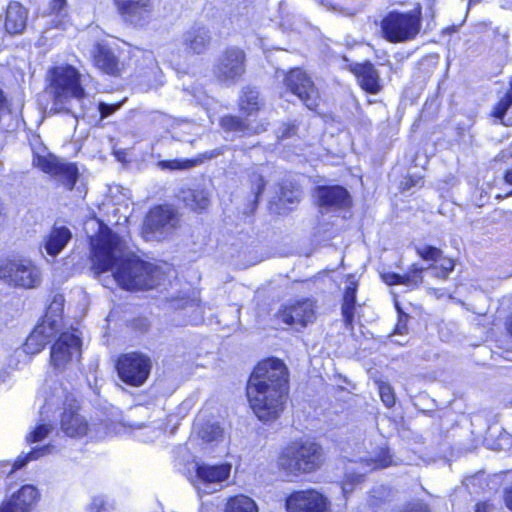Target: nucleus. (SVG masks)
Wrapping results in <instances>:
<instances>
[{
	"mask_svg": "<svg viewBox=\"0 0 512 512\" xmlns=\"http://www.w3.org/2000/svg\"><path fill=\"white\" fill-rule=\"evenodd\" d=\"M122 18L135 26L147 23L152 14L151 0H114Z\"/></svg>",
	"mask_w": 512,
	"mask_h": 512,
	"instance_id": "nucleus-16",
	"label": "nucleus"
},
{
	"mask_svg": "<svg viewBox=\"0 0 512 512\" xmlns=\"http://www.w3.org/2000/svg\"><path fill=\"white\" fill-rule=\"evenodd\" d=\"M231 465L220 464V465H197L196 476L197 483L195 487L197 490L203 493H212L216 486L227 480L230 475Z\"/></svg>",
	"mask_w": 512,
	"mask_h": 512,
	"instance_id": "nucleus-15",
	"label": "nucleus"
},
{
	"mask_svg": "<svg viewBox=\"0 0 512 512\" xmlns=\"http://www.w3.org/2000/svg\"><path fill=\"white\" fill-rule=\"evenodd\" d=\"M0 512H23V510L6 501L0 506Z\"/></svg>",
	"mask_w": 512,
	"mask_h": 512,
	"instance_id": "nucleus-52",
	"label": "nucleus"
},
{
	"mask_svg": "<svg viewBox=\"0 0 512 512\" xmlns=\"http://www.w3.org/2000/svg\"><path fill=\"white\" fill-rule=\"evenodd\" d=\"M288 394V369L279 359L264 360L255 367L247 384L251 408L261 421L277 419Z\"/></svg>",
	"mask_w": 512,
	"mask_h": 512,
	"instance_id": "nucleus-2",
	"label": "nucleus"
},
{
	"mask_svg": "<svg viewBox=\"0 0 512 512\" xmlns=\"http://www.w3.org/2000/svg\"><path fill=\"white\" fill-rule=\"evenodd\" d=\"M421 184H422V178L421 177L409 176V177L405 178L402 181L401 187H402L403 190H409L412 187H415V186H418V185H421Z\"/></svg>",
	"mask_w": 512,
	"mask_h": 512,
	"instance_id": "nucleus-48",
	"label": "nucleus"
},
{
	"mask_svg": "<svg viewBox=\"0 0 512 512\" xmlns=\"http://www.w3.org/2000/svg\"><path fill=\"white\" fill-rule=\"evenodd\" d=\"M98 224L99 231L90 241L92 268L97 274L112 271L117 283L127 290L152 289L164 280L159 267L128 252L117 234Z\"/></svg>",
	"mask_w": 512,
	"mask_h": 512,
	"instance_id": "nucleus-1",
	"label": "nucleus"
},
{
	"mask_svg": "<svg viewBox=\"0 0 512 512\" xmlns=\"http://www.w3.org/2000/svg\"><path fill=\"white\" fill-rule=\"evenodd\" d=\"M63 402L64 411L61 415V431L71 438H79L88 434L89 425L84 416L78 412V406L73 395L66 394L62 387H56L55 393L46 398L45 404L40 412L41 415L48 413L54 406Z\"/></svg>",
	"mask_w": 512,
	"mask_h": 512,
	"instance_id": "nucleus-5",
	"label": "nucleus"
},
{
	"mask_svg": "<svg viewBox=\"0 0 512 512\" xmlns=\"http://www.w3.org/2000/svg\"><path fill=\"white\" fill-rule=\"evenodd\" d=\"M36 328H43V336L48 344L59 334L61 322L59 319H52L51 316L46 315L42 323L37 325Z\"/></svg>",
	"mask_w": 512,
	"mask_h": 512,
	"instance_id": "nucleus-31",
	"label": "nucleus"
},
{
	"mask_svg": "<svg viewBox=\"0 0 512 512\" xmlns=\"http://www.w3.org/2000/svg\"><path fill=\"white\" fill-rule=\"evenodd\" d=\"M52 446L45 445L42 447L34 448L30 453H28L24 458L18 457V459L15 461L13 468L10 470V473L13 472L16 469H21L26 465L27 462L31 460H36L44 455H47L51 453Z\"/></svg>",
	"mask_w": 512,
	"mask_h": 512,
	"instance_id": "nucleus-32",
	"label": "nucleus"
},
{
	"mask_svg": "<svg viewBox=\"0 0 512 512\" xmlns=\"http://www.w3.org/2000/svg\"><path fill=\"white\" fill-rule=\"evenodd\" d=\"M72 238V233L65 226H53L49 234L44 237L43 248L48 255L57 256Z\"/></svg>",
	"mask_w": 512,
	"mask_h": 512,
	"instance_id": "nucleus-23",
	"label": "nucleus"
},
{
	"mask_svg": "<svg viewBox=\"0 0 512 512\" xmlns=\"http://www.w3.org/2000/svg\"><path fill=\"white\" fill-rule=\"evenodd\" d=\"M381 28L384 37L392 43L413 40L421 29V9L391 11L382 20Z\"/></svg>",
	"mask_w": 512,
	"mask_h": 512,
	"instance_id": "nucleus-7",
	"label": "nucleus"
},
{
	"mask_svg": "<svg viewBox=\"0 0 512 512\" xmlns=\"http://www.w3.org/2000/svg\"><path fill=\"white\" fill-rule=\"evenodd\" d=\"M35 166L44 173L51 175L69 190H72L78 179V169L74 164L66 163L52 155H36L33 159Z\"/></svg>",
	"mask_w": 512,
	"mask_h": 512,
	"instance_id": "nucleus-11",
	"label": "nucleus"
},
{
	"mask_svg": "<svg viewBox=\"0 0 512 512\" xmlns=\"http://www.w3.org/2000/svg\"><path fill=\"white\" fill-rule=\"evenodd\" d=\"M342 316L344 323L346 327H352V323L354 320V310H355V303H349L346 301H343L342 304Z\"/></svg>",
	"mask_w": 512,
	"mask_h": 512,
	"instance_id": "nucleus-43",
	"label": "nucleus"
},
{
	"mask_svg": "<svg viewBox=\"0 0 512 512\" xmlns=\"http://www.w3.org/2000/svg\"><path fill=\"white\" fill-rule=\"evenodd\" d=\"M161 169H170V170H182L189 169L193 166L192 161L179 162L177 160H169V161H160L158 163Z\"/></svg>",
	"mask_w": 512,
	"mask_h": 512,
	"instance_id": "nucleus-42",
	"label": "nucleus"
},
{
	"mask_svg": "<svg viewBox=\"0 0 512 512\" xmlns=\"http://www.w3.org/2000/svg\"><path fill=\"white\" fill-rule=\"evenodd\" d=\"M364 473H358L354 479L355 482H360L362 480Z\"/></svg>",
	"mask_w": 512,
	"mask_h": 512,
	"instance_id": "nucleus-61",
	"label": "nucleus"
},
{
	"mask_svg": "<svg viewBox=\"0 0 512 512\" xmlns=\"http://www.w3.org/2000/svg\"><path fill=\"white\" fill-rule=\"evenodd\" d=\"M195 428L199 437L205 442H217L223 436V428L216 421H202L199 417Z\"/></svg>",
	"mask_w": 512,
	"mask_h": 512,
	"instance_id": "nucleus-26",
	"label": "nucleus"
},
{
	"mask_svg": "<svg viewBox=\"0 0 512 512\" xmlns=\"http://www.w3.org/2000/svg\"><path fill=\"white\" fill-rule=\"evenodd\" d=\"M357 284L351 281L345 289L343 301L356 304Z\"/></svg>",
	"mask_w": 512,
	"mask_h": 512,
	"instance_id": "nucleus-45",
	"label": "nucleus"
},
{
	"mask_svg": "<svg viewBox=\"0 0 512 512\" xmlns=\"http://www.w3.org/2000/svg\"><path fill=\"white\" fill-rule=\"evenodd\" d=\"M285 85L307 108L314 110L318 106L319 93L311 78L301 69H292L286 75Z\"/></svg>",
	"mask_w": 512,
	"mask_h": 512,
	"instance_id": "nucleus-13",
	"label": "nucleus"
},
{
	"mask_svg": "<svg viewBox=\"0 0 512 512\" xmlns=\"http://www.w3.org/2000/svg\"><path fill=\"white\" fill-rule=\"evenodd\" d=\"M62 308L63 306H58V305H55L54 307V311L52 313H48L46 315H49L51 316L52 319H59V321L61 322V313H62Z\"/></svg>",
	"mask_w": 512,
	"mask_h": 512,
	"instance_id": "nucleus-56",
	"label": "nucleus"
},
{
	"mask_svg": "<svg viewBox=\"0 0 512 512\" xmlns=\"http://www.w3.org/2000/svg\"><path fill=\"white\" fill-rule=\"evenodd\" d=\"M504 501L510 510H512V488L507 489L504 493Z\"/></svg>",
	"mask_w": 512,
	"mask_h": 512,
	"instance_id": "nucleus-57",
	"label": "nucleus"
},
{
	"mask_svg": "<svg viewBox=\"0 0 512 512\" xmlns=\"http://www.w3.org/2000/svg\"><path fill=\"white\" fill-rule=\"evenodd\" d=\"M382 279L387 285L401 284V275L393 272L382 274Z\"/></svg>",
	"mask_w": 512,
	"mask_h": 512,
	"instance_id": "nucleus-50",
	"label": "nucleus"
},
{
	"mask_svg": "<svg viewBox=\"0 0 512 512\" xmlns=\"http://www.w3.org/2000/svg\"><path fill=\"white\" fill-rule=\"evenodd\" d=\"M220 154H221L220 150H214V151H211V153H210V155L208 157L212 158V157H215V156L220 155Z\"/></svg>",
	"mask_w": 512,
	"mask_h": 512,
	"instance_id": "nucleus-60",
	"label": "nucleus"
},
{
	"mask_svg": "<svg viewBox=\"0 0 512 512\" xmlns=\"http://www.w3.org/2000/svg\"><path fill=\"white\" fill-rule=\"evenodd\" d=\"M245 71L246 55L238 47L225 49L217 58L213 69L216 79L227 87L235 85L245 74Z\"/></svg>",
	"mask_w": 512,
	"mask_h": 512,
	"instance_id": "nucleus-9",
	"label": "nucleus"
},
{
	"mask_svg": "<svg viewBox=\"0 0 512 512\" xmlns=\"http://www.w3.org/2000/svg\"><path fill=\"white\" fill-rule=\"evenodd\" d=\"M351 70L357 77L358 83L364 91L370 94H378L383 89L380 73L372 63H358L355 64Z\"/></svg>",
	"mask_w": 512,
	"mask_h": 512,
	"instance_id": "nucleus-20",
	"label": "nucleus"
},
{
	"mask_svg": "<svg viewBox=\"0 0 512 512\" xmlns=\"http://www.w3.org/2000/svg\"><path fill=\"white\" fill-rule=\"evenodd\" d=\"M403 512H430V509L426 504L417 501L407 505Z\"/></svg>",
	"mask_w": 512,
	"mask_h": 512,
	"instance_id": "nucleus-49",
	"label": "nucleus"
},
{
	"mask_svg": "<svg viewBox=\"0 0 512 512\" xmlns=\"http://www.w3.org/2000/svg\"><path fill=\"white\" fill-rule=\"evenodd\" d=\"M180 214L171 205H158L147 213L142 233L146 240L164 241L171 238L180 227Z\"/></svg>",
	"mask_w": 512,
	"mask_h": 512,
	"instance_id": "nucleus-6",
	"label": "nucleus"
},
{
	"mask_svg": "<svg viewBox=\"0 0 512 512\" xmlns=\"http://www.w3.org/2000/svg\"><path fill=\"white\" fill-rule=\"evenodd\" d=\"M408 315L399 311V319L395 328V333L403 335L407 332Z\"/></svg>",
	"mask_w": 512,
	"mask_h": 512,
	"instance_id": "nucleus-47",
	"label": "nucleus"
},
{
	"mask_svg": "<svg viewBox=\"0 0 512 512\" xmlns=\"http://www.w3.org/2000/svg\"><path fill=\"white\" fill-rule=\"evenodd\" d=\"M250 3L251 0H231L230 6L235 8L238 13L243 14Z\"/></svg>",
	"mask_w": 512,
	"mask_h": 512,
	"instance_id": "nucleus-51",
	"label": "nucleus"
},
{
	"mask_svg": "<svg viewBox=\"0 0 512 512\" xmlns=\"http://www.w3.org/2000/svg\"><path fill=\"white\" fill-rule=\"evenodd\" d=\"M239 107L247 115L258 111L260 109L259 92L253 87H244L239 98Z\"/></svg>",
	"mask_w": 512,
	"mask_h": 512,
	"instance_id": "nucleus-27",
	"label": "nucleus"
},
{
	"mask_svg": "<svg viewBox=\"0 0 512 512\" xmlns=\"http://www.w3.org/2000/svg\"><path fill=\"white\" fill-rule=\"evenodd\" d=\"M455 263L451 258L441 259L439 264L430 265L425 268V270H429L432 277L446 280L449 277V274L454 270Z\"/></svg>",
	"mask_w": 512,
	"mask_h": 512,
	"instance_id": "nucleus-30",
	"label": "nucleus"
},
{
	"mask_svg": "<svg viewBox=\"0 0 512 512\" xmlns=\"http://www.w3.org/2000/svg\"><path fill=\"white\" fill-rule=\"evenodd\" d=\"M49 15H55V27L63 25V20L67 16V0H51L48 7Z\"/></svg>",
	"mask_w": 512,
	"mask_h": 512,
	"instance_id": "nucleus-33",
	"label": "nucleus"
},
{
	"mask_svg": "<svg viewBox=\"0 0 512 512\" xmlns=\"http://www.w3.org/2000/svg\"><path fill=\"white\" fill-rule=\"evenodd\" d=\"M120 106L121 104H106L104 102H99L97 104L94 102V106L88 110V114L92 111H98L100 113L101 119H104L112 115L116 110L120 108Z\"/></svg>",
	"mask_w": 512,
	"mask_h": 512,
	"instance_id": "nucleus-39",
	"label": "nucleus"
},
{
	"mask_svg": "<svg viewBox=\"0 0 512 512\" xmlns=\"http://www.w3.org/2000/svg\"><path fill=\"white\" fill-rule=\"evenodd\" d=\"M151 367V359L137 352L121 356L116 365L120 379L134 387L142 386L146 382Z\"/></svg>",
	"mask_w": 512,
	"mask_h": 512,
	"instance_id": "nucleus-10",
	"label": "nucleus"
},
{
	"mask_svg": "<svg viewBox=\"0 0 512 512\" xmlns=\"http://www.w3.org/2000/svg\"><path fill=\"white\" fill-rule=\"evenodd\" d=\"M43 333V328H34L24 344L23 351L26 354L34 355L42 351L47 344V340L44 338Z\"/></svg>",
	"mask_w": 512,
	"mask_h": 512,
	"instance_id": "nucleus-29",
	"label": "nucleus"
},
{
	"mask_svg": "<svg viewBox=\"0 0 512 512\" xmlns=\"http://www.w3.org/2000/svg\"><path fill=\"white\" fill-rule=\"evenodd\" d=\"M510 196H512V190L505 195V197H510Z\"/></svg>",
	"mask_w": 512,
	"mask_h": 512,
	"instance_id": "nucleus-63",
	"label": "nucleus"
},
{
	"mask_svg": "<svg viewBox=\"0 0 512 512\" xmlns=\"http://www.w3.org/2000/svg\"><path fill=\"white\" fill-rule=\"evenodd\" d=\"M297 132V126L295 124H284L278 131L279 139H287L294 136Z\"/></svg>",
	"mask_w": 512,
	"mask_h": 512,
	"instance_id": "nucleus-44",
	"label": "nucleus"
},
{
	"mask_svg": "<svg viewBox=\"0 0 512 512\" xmlns=\"http://www.w3.org/2000/svg\"><path fill=\"white\" fill-rule=\"evenodd\" d=\"M0 279L15 287L36 288L41 283V271L31 260H4L0 262Z\"/></svg>",
	"mask_w": 512,
	"mask_h": 512,
	"instance_id": "nucleus-8",
	"label": "nucleus"
},
{
	"mask_svg": "<svg viewBox=\"0 0 512 512\" xmlns=\"http://www.w3.org/2000/svg\"><path fill=\"white\" fill-rule=\"evenodd\" d=\"M278 318L285 324L305 327L315 319L313 302L306 299L288 305L279 311Z\"/></svg>",
	"mask_w": 512,
	"mask_h": 512,
	"instance_id": "nucleus-17",
	"label": "nucleus"
},
{
	"mask_svg": "<svg viewBox=\"0 0 512 512\" xmlns=\"http://www.w3.org/2000/svg\"><path fill=\"white\" fill-rule=\"evenodd\" d=\"M38 499L37 488L32 485H24L8 501L17 508H22L23 512H29Z\"/></svg>",
	"mask_w": 512,
	"mask_h": 512,
	"instance_id": "nucleus-24",
	"label": "nucleus"
},
{
	"mask_svg": "<svg viewBox=\"0 0 512 512\" xmlns=\"http://www.w3.org/2000/svg\"><path fill=\"white\" fill-rule=\"evenodd\" d=\"M509 332L512 334V320L511 323L509 324Z\"/></svg>",
	"mask_w": 512,
	"mask_h": 512,
	"instance_id": "nucleus-62",
	"label": "nucleus"
},
{
	"mask_svg": "<svg viewBox=\"0 0 512 512\" xmlns=\"http://www.w3.org/2000/svg\"><path fill=\"white\" fill-rule=\"evenodd\" d=\"M63 302H64L63 295H61V294L55 295L53 298V301L51 302V304L48 307V313H52L54 311L55 305L63 306Z\"/></svg>",
	"mask_w": 512,
	"mask_h": 512,
	"instance_id": "nucleus-53",
	"label": "nucleus"
},
{
	"mask_svg": "<svg viewBox=\"0 0 512 512\" xmlns=\"http://www.w3.org/2000/svg\"><path fill=\"white\" fill-rule=\"evenodd\" d=\"M103 507V500L102 499H94L92 504L88 508V512H101V509Z\"/></svg>",
	"mask_w": 512,
	"mask_h": 512,
	"instance_id": "nucleus-55",
	"label": "nucleus"
},
{
	"mask_svg": "<svg viewBox=\"0 0 512 512\" xmlns=\"http://www.w3.org/2000/svg\"><path fill=\"white\" fill-rule=\"evenodd\" d=\"M322 461V449L316 443H292L282 451L279 467L287 476H297L316 470Z\"/></svg>",
	"mask_w": 512,
	"mask_h": 512,
	"instance_id": "nucleus-4",
	"label": "nucleus"
},
{
	"mask_svg": "<svg viewBox=\"0 0 512 512\" xmlns=\"http://www.w3.org/2000/svg\"><path fill=\"white\" fill-rule=\"evenodd\" d=\"M504 180L506 183L512 185V168L506 171Z\"/></svg>",
	"mask_w": 512,
	"mask_h": 512,
	"instance_id": "nucleus-58",
	"label": "nucleus"
},
{
	"mask_svg": "<svg viewBox=\"0 0 512 512\" xmlns=\"http://www.w3.org/2000/svg\"><path fill=\"white\" fill-rule=\"evenodd\" d=\"M353 490V487H352V484L348 483V482H345L342 486V492L344 494H347V493H350L352 492Z\"/></svg>",
	"mask_w": 512,
	"mask_h": 512,
	"instance_id": "nucleus-59",
	"label": "nucleus"
},
{
	"mask_svg": "<svg viewBox=\"0 0 512 512\" xmlns=\"http://www.w3.org/2000/svg\"><path fill=\"white\" fill-rule=\"evenodd\" d=\"M50 91L53 95L51 110L71 114L76 120L88 116L94 100L85 93L80 74L70 65L56 66L49 72Z\"/></svg>",
	"mask_w": 512,
	"mask_h": 512,
	"instance_id": "nucleus-3",
	"label": "nucleus"
},
{
	"mask_svg": "<svg viewBox=\"0 0 512 512\" xmlns=\"http://www.w3.org/2000/svg\"><path fill=\"white\" fill-rule=\"evenodd\" d=\"M287 512H330L328 501L315 490H302L292 493L286 499Z\"/></svg>",
	"mask_w": 512,
	"mask_h": 512,
	"instance_id": "nucleus-14",
	"label": "nucleus"
},
{
	"mask_svg": "<svg viewBox=\"0 0 512 512\" xmlns=\"http://www.w3.org/2000/svg\"><path fill=\"white\" fill-rule=\"evenodd\" d=\"M417 254L424 260L440 262L443 257L442 251L434 246H421L416 248Z\"/></svg>",
	"mask_w": 512,
	"mask_h": 512,
	"instance_id": "nucleus-36",
	"label": "nucleus"
},
{
	"mask_svg": "<svg viewBox=\"0 0 512 512\" xmlns=\"http://www.w3.org/2000/svg\"><path fill=\"white\" fill-rule=\"evenodd\" d=\"M379 394L385 406L392 407L395 404L394 392L388 383L379 384Z\"/></svg>",
	"mask_w": 512,
	"mask_h": 512,
	"instance_id": "nucleus-40",
	"label": "nucleus"
},
{
	"mask_svg": "<svg viewBox=\"0 0 512 512\" xmlns=\"http://www.w3.org/2000/svg\"><path fill=\"white\" fill-rule=\"evenodd\" d=\"M249 181L251 184V190L255 196V202H257L259 196L261 195V193L265 187V180H264L262 172H259V171L251 172L249 174Z\"/></svg>",
	"mask_w": 512,
	"mask_h": 512,
	"instance_id": "nucleus-38",
	"label": "nucleus"
},
{
	"mask_svg": "<svg viewBox=\"0 0 512 512\" xmlns=\"http://www.w3.org/2000/svg\"><path fill=\"white\" fill-rule=\"evenodd\" d=\"M211 42L210 30L202 25H194L182 36V44L185 50L191 54L203 53Z\"/></svg>",
	"mask_w": 512,
	"mask_h": 512,
	"instance_id": "nucleus-21",
	"label": "nucleus"
},
{
	"mask_svg": "<svg viewBox=\"0 0 512 512\" xmlns=\"http://www.w3.org/2000/svg\"><path fill=\"white\" fill-rule=\"evenodd\" d=\"M179 199L193 211H203L210 203L209 196L204 190L183 189L178 195Z\"/></svg>",
	"mask_w": 512,
	"mask_h": 512,
	"instance_id": "nucleus-25",
	"label": "nucleus"
},
{
	"mask_svg": "<svg viewBox=\"0 0 512 512\" xmlns=\"http://www.w3.org/2000/svg\"><path fill=\"white\" fill-rule=\"evenodd\" d=\"M95 66L111 76H118L123 70V64L114 50L105 42H97L91 51Z\"/></svg>",
	"mask_w": 512,
	"mask_h": 512,
	"instance_id": "nucleus-19",
	"label": "nucleus"
},
{
	"mask_svg": "<svg viewBox=\"0 0 512 512\" xmlns=\"http://www.w3.org/2000/svg\"><path fill=\"white\" fill-rule=\"evenodd\" d=\"M28 19L27 10L16 1L10 2L5 17V30L11 35L23 33Z\"/></svg>",
	"mask_w": 512,
	"mask_h": 512,
	"instance_id": "nucleus-22",
	"label": "nucleus"
},
{
	"mask_svg": "<svg viewBox=\"0 0 512 512\" xmlns=\"http://www.w3.org/2000/svg\"><path fill=\"white\" fill-rule=\"evenodd\" d=\"M493 510V505L487 502L477 503L475 507V512H493Z\"/></svg>",
	"mask_w": 512,
	"mask_h": 512,
	"instance_id": "nucleus-54",
	"label": "nucleus"
},
{
	"mask_svg": "<svg viewBox=\"0 0 512 512\" xmlns=\"http://www.w3.org/2000/svg\"><path fill=\"white\" fill-rule=\"evenodd\" d=\"M221 127L227 132H236L244 134L248 126L241 118L236 116H225L221 119Z\"/></svg>",
	"mask_w": 512,
	"mask_h": 512,
	"instance_id": "nucleus-34",
	"label": "nucleus"
},
{
	"mask_svg": "<svg viewBox=\"0 0 512 512\" xmlns=\"http://www.w3.org/2000/svg\"><path fill=\"white\" fill-rule=\"evenodd\" d=\"M81 340L73 332H62L52 346L50 361L54 368L64 369L68 363L79 360Z\"/></svg>",
	"mask_w": 512,
	"mask_h": 512,
	"instance_id": "nucleus-12",
	"label": "nucleus"
},
{
	"mask_svg": "<svg viewBox=\"0 0 512 512\" xmlns=\"http://www.w3.org/2000/svg\"><path fill=\"white\" fill-rule=\"evenodd\" d=\"M424 270V267H418L416 264L412 265L408 273L401 275V284L413 288L418 287L423 281L421 274Z\"/></svg>",
	"mask_w": 512,
	"mask_h": 512,
	"instance_id": "nucleus-35",
	"label": "nucleus"
},
{
	"mask_svg": "<svg viewBox=\"0 0 512 512\" xmlns=\"http://www.w3.org/2000/svg\"><path fill=\"white\" fill-rule=\"evenodd\" d=\"M225 512H258V508L250 497L238 495L229 499Z\"/></svg>",
	"mask_w": 512,
	"mask_h": 512,
	"instance_id": "nucleus-28",
	"label": "nucleus"
},
{
	"mask_svg": "<svg viewBox=\"0 0 512 512\" xmlns=\"http://www.w3.org/2000/svg\"><path fill=\"white\" fill-rule=\"evenodd\" d=\"M315 196L322 212L345 208L350 204L349 193L341 186H319Z\"/></svg>",
	"mask_w": 512,
	"mask_h": 512,
	"instance_id": "nucleus-18",
	"label": "nucleus"
},
{
	"mask_svg": "<svg viewBox=\"0 0 512 512\" xmlns=\"http://www.w3.org/2000/svg\"><path fill=\"white\" fill-rule=\"evenodd\" d=\"M373 467L375 468H386L392 464V457L387 449H381L379 455L371 459Z\"/></svg>",
	"mask_w": 512,
	"mask_h": 512,
	"instance_id": "nucleus-41",
	"label": "nucleus"
},
{
	"mask_svg": "<svg viewBox=\"0 0 512 512\" xmlns=\"http://www.w3.org/2000/svg\"><path fill=\"white\" fill-rule=\"evenodd\" d=\"M300 199V193L299 191H289L282 189L280 193V200L283 203H295L298 202Z\"/></svg>",
	"mask_w": 512,
	"mask_h": 512,
	"instance_id": "nucleus-46",
	"label": "nucleus"
},
{
	"mask_svg": "<svg viewBox=\"0 0 512 512\" xmlns=\"http://www.w3.org/2000/svg\"><path fill=\"white\" fill-rule=\"evenodd\" d=\"M52 430L53 426L50 423H40L28 434L27 441L31 443L40 442L45 439Z\"/></svg>",
	"mask_w": 512,
	"mask_h": 512,
	"instance_id": "nucleus-37",
	"label": "nucleus"
}]
</instances>
